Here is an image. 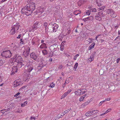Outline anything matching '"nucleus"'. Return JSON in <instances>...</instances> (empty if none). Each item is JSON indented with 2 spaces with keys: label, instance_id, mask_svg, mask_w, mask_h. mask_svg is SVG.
I'll list each match as a JSON object with an SVG mask.
<instances>
[{
  "label": "nucleus",
  "instance_id": "nucleus-1",
  "mask_svg": "<svg viewBox=\"0 0 120 120\" xmlns=\"http://www.w3.org/2000/svg\"><path fill=\"white\" fill-rule=\"evenodd\" d=\"M35 3L33 2H31L29 6H26L23 8L21 11L23 13H25L27 15H30L35 9Z\"/></svg>",
  "mask_w": 120,
  "mask_h": 120
},
{
  "label": "nucleus",
  "instance_id": "nucleus-2",
  "mask_svg": "<svg viewBox=\"0 0 120 120\" xmlns=\"http://www.w3.org/2000/svg\"><path fill=\"white\" fill-rule=\"evenodd\" d=\"M23 59L18 54L15 55L10 60V62L12 64H15L19 68H21L22 65Z\"/></svg>",
  "mask_w": 120,
  "mask_h": 120
},
{
  "label": "nucleus",
  "instance_id": "nucleus-3",
  "mask_svg": "<svg viewBox=\"0 0 120 120\" xmlns=\"http://www.w3.org/2000/svg\"><path fill=\"white\" fill-rule=\"evenodd\" d=\"M20 25L18 23H16L15 25H13L11 27V29L9 32L11 34H14L15 33L16 31L18 29Z\"/></svg>",
  "mask_w": 120,
  "mask_h": 120
},
{
  "label": "nucleus",
  "instance_id": "nucleus-4",
  "mask_svg": "<svg viewBox=\"0 0 120 120\" xmlns=\"http://www.w3.org/2000/svg\"><path fill=\"white\" fill-rule=\"evenodd\" d=\"M58 26L56 23L50 24L48 26V29L50 31L55 32L57 30Z\"/></svg>",
  "mask_w": 120,
  "mask_h": 120
},
{
  "label": "nucleus",
  "instance_id": "nucleus-5",
  "mask_svg": "<svg viewBox=\"0 0 120 120\" xmlns=\"http://www.w3.org/2000/svg\"><path fill=\"white\" fill-rule=\"evenodd\" d=\"M11 53L9 50L3 52L1 53V56L4 57L6 58H9L11 55Z\"/></svg>",
  "mask_w": 120,
  "mask_h": 120
},
{
  "label": "nucleus",
  "instance_id": "nucleus-6",
  "mask_svg": "<svg viewBox=\"0 0 120 120\" xmlns=\"http://www.w3.org/2000/svg\"><path fill=\"white\" fill-rule=\"evenodd\" d=\"M107 13L109 15L111 16L113 18H115L116 16V15L115 12L112 9H108L106 10Z\"/></svg>",
  "mask_w": 120,
  "mask_h": 120
},
{
  "label": "nucleus",
  "instance_id": "nucleus-7",
  "mask_svg": "<svg viewBox=\"0 0 120 120\" xmlns=\"http://www.w3.org/2000/svg\"><path fill=\"white\" fill-rule=\"evenodd\" d=\"M86 92V91L85 89H82V90L80 89H78L75 91V95H79L85 94Z\"/></svg>",
  "mask_w": 120,
  "mask_h": 120
},
{
  "label": "nucleus",
  "instance_id": "nucleus-8",
  "mask_svg": "<svg viewBox=\"0 0 120 120\" xmlns=\"http://www.w3.org/2000/svg\"><path fill=\"white\" fill-rule=\"evenodd\" d=\"M30 50V49L29 47L25 48L23 53V55L25 57L28 56L29 54Z\"/></svg>",
  "mask_w": 120,
  "mask_h": 120
},
{
  "label": "nucleus",
  "instance_id": "nucleus-9",
  "mask_svg": "<svg viewBox=\"0 0 120 120\" xmlns=\"http://www.w3.org/2000/svg\"><path fill=\"white\" fill-rule=\"evenodd\" d=\"M104 16V15L102 12H99L98 13V15L95 16V19L99 21L101 19V18Z\"/></svg>",
  "mask_w": 120,
  "mask_h": 120
},
{
  "label": "nucleus",
  "instance_id": "nucleus-10",
  "mask_svg": "<svg viewBox=\"0 0 120 120\" xmlns=\"http://www.w3.org/2000/svg\"><path fill=\"white\" fill-rule=\"evenodd\" d=\"M44 62H41L39 64V65L38 67V68L36 69L38 70L36 72L37 73H39L40 72V71H41V68L45 66V64L44 63Z\"/></svg>",
  "mask_w": 120,
  "mask_h": 120
},
{
  "label": "nucleus",
  "instance_id": "nucleus-11",
  "mask_svg": "<svg viewBox=\"0 0 120 120\" xmlns=\"http://www.w3.org/2000/svg\"><path fill=\"white\" fill-rule=\"evenodd\" d=\"M44 9L42 7H39L38 8L36 12L38 14H40L43 13L44 11Z\"/></svg>",
  "mask_w": 120,
  "mask_h": 120
},
{
  "label": "nucleus",
  "instance_id": "nucleus-12",
  "mask_svg": "<svg viewBox=\"0 0 120 120\" xmlns=\"http://www.w3.org/2000/svg\"><path fill=\"white\" fill-rule=\"evenodd\" d=\"M22 83L18 80H16L14 82V86L16 87L22 84Z\"/></svg>",
  "mask_w": 120,
  "mask_h": 120
},
{
  "label": "nucleus",
  "instance_id": "nucleus-13",
  "mask_svg": "<svg viewBox=\"0 0 120 120\" xmlns=\"http://www.w3.org/2000/svg\"><path fill=\"white\" fill-rule=\"evenodd\" d=\"M39 41V39L36 38H34L32 39L31 41V44L32 45H35L37 44V42Z\"/></svg>",
  "mask_w": 120,
  "mask_h": 120
},
{
  "label": "nucleus",
  "instance_id": "nucleus-14",
  "mask_svg": "<svg viewBox=\"0 0 120 120\" xmlns=\"http://www.w3.org/2000/svg\"><path fill=\"white\" fill-rule=\"evenodd\" d=\"M56 45H53L50 46L49 49L51 51V52L53 53V52H54L56 50Z\"/></svg>",
  "mask_w": 120,
  "mask_h": 120
},
{
  "label": "nucleus",
  "instance_id": "nucleus-15",
  "mask_svg": "<svg viewBox=\"0 0 120 120\" xmlns=\"http://www.w3.org/2000/svg\"><path fill=\"white\" fill-rule=\"evenodd\" d=\"M18 67V66H14L12 68V73L11 74V75H13L15 73L17 72V71L18 69L17 68V67Z\"/></svg>",
  "mask_w": 120,
  "mask_h": 120
},
{
  "label": "nucleus",
  "instance_id": "nucleus-16",
  "mask_svg": "<svg viewBox=\"0 0 120 120\" xmlns=\"http://www.w3.org/2000/svg\"><path fill=\"white\" fill-rule=\"evenodd\" d=\"M30 56L31 58L33 59L34 60H36L37 57V56L34 53H32L30 54Z\"/></svg>",
  "mask_w": 120,
  "mask_h": 120
},
{
  "label": "nucleus",
  "instance_id": "nucleus-17",
  "mask_svg": "<svg viewBox=\"0 0 120 120\" xmlns=\"http://www.w3.org/2000/svg\"><path fill=\"white\" fill-rule=\"evenodd\" d=\"M30 74L29 73L27 74V75H26L24 79V80L25 81H28L30 79Z\"/></svg>",
  "mask_w": 120,
  "mask_h": 120
},
{
  "label": "nucleus",
  "instance_id": "nucleus-18",
  "mask_svg": "<svg viewBox=\"0 0 120 120\" xmlns=\"http://www.w3.org/2000/svg\"><path fill=\"white\" fill-rule=\"evenodd\" d=\"M13 47V49L15 50L20 47V45L18 43H15Z\"/></svg>",
  "mask_w": 120,
  "mask_h": 120
},
{
  "label": "nucleus",
  "instance_id": "nucleus-19",
  "mask_svg": "<svg viewBox=\"0 0 120 120\" xmlns=\"http://www.w3.org/2000/svg\"><path fill=\"white\" fill-rule=\"evenodd\" d=\"M65 114L63 112L61 113L60 114H59L57 116H56V117L57 119H58L60 118H62L63 116L65 115Z\"/></svg>",
  "mask_w": 120,
  "mask_h": 120
},
{
  "label": "nucleus",
  "instance_id": "nucleus-20",
  "mask_svg": "<svg viewBox=\"0 0 120 120\" xmlns=\"http://www.w3.org/2000/svg\"><path fill=\"white\" fill-rule=\"evenodd\" d=\"M40 47L41 49L46 48H47L46 45L45 43H43L40 46Z\"/></svg>",
  "mask_w": 120,
  "mask_h": 120
},
{
  "label": "nucleus",
  "instance_id": "nucleus-21",
  "mask_svg": "<svg viewBox=\"0 0 120 120\" xmlns=\"http://www.w3.org/2000/svg\"><path fill=\"white\" fill-rule=\"evenodd\" d=\"M32 66L31 65H30L28 66V68L27 69L28 72H30L33 70Z\"/></svg>",
  "mask_w": 120,
  "mask_h": 120
},
{
  "label": "nucleus",
  "instance_id": "nucleus-22",
  "mask_svg": "<svg viewBox=\"0 0 120 120\" xmlns=\"http://www.w3.org/2000/svg\"><path fill=\"white\" fill-rule=\"evenodd\" d=\"M96 3L98 6H101V1L100 0H96Z\"/></svg>",
  "mask_w": 120,
  "mask_h": 120
},
{
  "label": "nucleus",
  "instance_id": "nucleus-23",
  "mask_svg": "<svg viewBox=\"0 0 120 120\" xmlns=\"http://www.w3.org/2000/svg\"><path fill=\"white\" fill-rule=\"evenodd\" d=\"M94 57V55L93 54H92L90 56V57L88 59L89 61H91L93 60Z\"/></svg>",
  "mask_w": 120,
  "mask_h": 120
},
{
  "label": "nucleus",
  "instance_id": "nucleus-24",
  "mask_svg": "<svg viewBox=\"0 0 120 120\" xmlns=\"http://www.w3.org/2000/svg\"><path fill=\"white\" fill-rule=\"evenodd\" d=\"M81 13V11L79 10H77L75 11L74 12V14L75 15H77L78 14L80 13Z\"/></svg>",
  "mask_w": 120,
  "mask_h": 120
},
{
  "label": "nucleus",
  "instance_id": "nucleus-25",
  "mask_svg": "<svg viewBox=\"0 0 120 120\" xmlns=\"http://www.w3.org/2000/svg\"><path fill=\"white\" fill-rule=\"evenodd\" d=\"M95 44V43L93 42L91 45L89 47L88 49L90 50L94 48Z\"/></svg>",
  "mask_w": 120,
  "mask_h": 120
},
{
  "label": "nucleus",
  "instance_id": "nucleus-26",
  "mask_svg": "<svg viewBox=\"0 0 120 120\" xmlns=\"http://www.w3.org/2000/svg\"><path fill=\"white\" fill-rule=\"evenodd\" d=\"M15 104L14 103H12L10 104L9 105V107L11 109L14 108L15 107Z\"/></svg>",
  "mask_w": 120,
  "mask_h": 120
},
{
  "label": "nucleus",
  "instance_id": "nucleus-27",
  "mask_svg": "<svg viewBox=\"0 0 120 120\" xmlns=\"http://www.w3.org/2000/svg\"><path fill=\"white\" fill-rule=\"evenodd\" d=\"M86 94H85L80 97L79 98V101H82L84 100V98L86 96Z\"/></svg>",
  "mask_w": 120,
  "mask_h": 120
},
{
  "label": "nucleus",
  "instance_id": "nucleus-28",
  "mask_svg": "<svg viewBox=\"0 0 120 120\" xmlns=\"http://www.w3.org/2000/svg\"><path fill=\"white\" fill-rule=\"evenodd\" d=\"M42 52L43 54L44 55H47L48 53L47 51L46 50H43L42 51Z\"/></svg>",
  "mask_w": 120,
  "mask_h": 120
},
{
  "label": "nucleus",
  "instance_id": "nucleus-29",
  "mask_svg": "<svg viewBox=\"0 0 120 120\" xmlns=\"http://www.w3.org/2000/svg\"><path fill=\"white\" fill-rule=\"evenodd\" d=\"M71 108H69L67 110H65L63 112L65 114L66 113H68V112H69L71 110Z\"/></svg>",
  "mask_w": 120,
  "mask_h": 120
},
{
  "label": "nucleus",
  "instance_id": "nucleus-30",
  "mask_svg": "<svg viewBox=\"0 0 120 120\" xmlns=\"http://www.w3.org/2000/svg\"><path fill=\"white\" fill-rule=\"evenodd\" d=\"M27 102L26 101L24 102L23 103L21 104V106L22 107H24L27 104Z\"/></svg>",
  "mask_w": 120,
  "mask_h": 120
},
{
  "label": "nucleus",
  "instance_id": "nucleus-31",
  "mask_svg": "<svg viewBox=\"0 0 120 120\" xmlns=\"http://www.w3.org/2000/svg\"><path fill=\"white\" fill-rule=\"evenodd\" d=\"M82 0H79L78 2V4L79 6H80L82 4Z\"/></svg>",
  "mask_w": 120,
  "mask_h": 120
},
{
  "label": "nucleus",
  "instance_id": "nucleus-32",
  "mask_svg": "<svg viewBox=\"0 0 120 120\" xmlns=\"http://www.w3.org/2000/svg\"><path fill=\"white\" fill-rule=\"evenodd\" d=\"M78 65V63H76L75 64L74 67V69H75V70L77 68Z\"/></svg>",
  "mask_w": 120,
  "mask_h": 120
},
{
  "label": "nucleus",
  "instance_id": "nucleus-33",
  "mask_svg": "<svg viewBox=\"0 0 120 120\" xmlns=\"http://www.w3.org/2000/svg\"><path fill=\"white\" fill-rule=\"evenodd\" d=\"M67 95V94L65 93L63 95L61 96V99H62L65 98Z\"/></svg>",
  "mask_w": 120,
  "mask_h": 120
},
{
  "label": "nucleus",
  "instance_id": "nucleus-34",
  "mask_svg": "<svg viewBox=\"0 0 120 120\" xmlns=\"http://www.w3.org/2000/svg\"><path fill=\"white\" fill-rule=\"evenodd\" d=\"M55 86V84L53 83V82H52L50 85L49 87L51 88H53Z\"/></svg>",
  "mask_w": 120,
  "mask_h": 120
},
{
  "label": "nucleus",
  "instance_id": "nucleus-35",
  "mask_svg": "<svg viewBox=\"0 0 120 120\" xmlns=\"http://www.w3.org/2000/svg\"><path fill=\"white\" fill-rule=\"evenodd\" d=\"M4 61L0 59V66H1L4 63Z\"/></svg>",
  "mask_w": 120,
  "mask_h": 120
},
{
  "label": "nucleus",
  "instance_id": "nucleus-36",
  "mask_svg": "<svg viewBox=\"0 0 120 120\" xmlns=\"http://www.w3.org/2000/svg\"><path fill=\"white\" fill-rule=\"evenodd\" d=\"M79 55V54H77L73 58V59L74 60H76L77 58V57Z\"/></svg>",
  "mask_w": 120,
  "mask_h": 120
},
{
  "label": "nucleus",
  "instance_id": "nucleus-37",
  "mask_svg": "<svg viewBox=\"0 0 120 120\" xmlns=\"http://www.w3.org/2000/svg\"><path fill=\"white\" fill-rule=\"evenodd\" d=\"M93 114H94L96 113H97L99 112V111L98 110H93Z\"/></svg>",
  "mask_w": 120,
  "mask_h": 120
},
{
  "label": "nucleus",
  "instance_id": "nucleus-38",
  "mask_svg": "<svg viewBox=\"0 0 120 120\" xmlns=\"http://www.w3.org/2000/svg\"><path fill=\"white\" fill-rule=\"evenodd\" d=\"M85 115L86 116H91V115H90V111L88 112H86V113Z\"/></svg>",
  "mask_w": 120,
  "mask_h": 120
},
{
  "label": "nucleus",
  "instance_id": "nucleus-39",
  "mask_svg": "<svg viewBox=\"0 0 120 120\" xmlns=\"http://www.w3.org/2000/svg\"><path fill=\"white\" fill-rule=\"evenodd\" d=\"M104 102H105V101H104V100L100 102L98 104V106H101L102 104Z\"/></svg>",
  "mask_w": 120,
  "mask_h": 120
},
{
  "label": "nucleus",
  "instance_id": "nucleus-40",
  "mask_svg": "<svg viewBox=\"0 0 120 120\" xmlns=\"http://www.w3.org/2000/svg\"><path fill=\"white\" fill-rule=\"evenodd\" d=\"M113 3L115 5L118 6L119 2L118 1H116L113 2Z\"/></svg>",
  "mask_w": 120,
  "mask_h": 120
},
{
  "label": "nucleus",
  "instance_id": "nucleus-41",
  "mask_svg": "<svg viewBox=\"0 0 120 120\" xmlns=\"http://www.w3.org/2000/svg\"><path fill=\"white\" fill-rule=\"evenodd\" d=\"M111 111V109H108L105 112V113L106 114L108 112H110Z\"/></svg>",
  "mask_w": 120,
  "mask_h": 120
},
{
  "label": "nucleus",
  "instance_id": "nucleus-42",
  "mask_svg": "<svg viewBox=\"0 0 120 120\" xmlns=\"http://www.w3.org/2000/svg\"><path fill=\"white\" fill-rule=\"evenodd\" d=\"M71 89H69L66 92V94H69L70 92H71Z\"/></svg>",
  "mask_w": 120,
  "mask_h": 120
},
{
  "label": "nucleus",
  "instance_id": "nucleus-43",
  "mask_svg": "<svg viewBox=\"0 0 120 120\" xmlns=\"http://www.w3.org/2000/svg\"><path fill=\"white\" fill-rule=\"evenodd\" d=\"M101 35V34H99V35H98L95 37V40H96V41H98V40L97 39V38H98V37H99Z\"/></svg>",
  "mask_w": 120,
  "mask_h": 120
},
{
  "label": "nucleus",
  "instance_id": "nucleus-44",
  "mask_svg": "<svg viewBox=\"0 0 120 120\" xmlns=\"http://www.w3.org/2000/svg\"><path fill=\"white\" fill-rule=\"evenodd\" d=\"M96 11V10L95 8H92L91 10V11L92 12H95Z\"/></svg>",
  "mask_w": 120,
  "mask_h": 120
},
{
  "label": "nucleus",
  "instance_id": "nucleus-45",
  "mask_svg": "<svg viewBox=\"0 0 120 120\" xmlns=\"http://www.w3.org/2000/svg\"><path fill=\"white\" fill-rule=\"evenodd\" d=\"M86 14L87 15H89L90 14V11L88 10L86 11Z\"/></svg>",
  "mask_w": 120,
  "mask_h": 120
},
{
  "label": "nucleus",
  "instance_id": "nucleus-46",
  "mask_svg": "<svg viewBox=\"0 0 120 120\" xmlns=\"http://www.w3.org/2000/svg\"><path fill=\"white\" fill-rule=\"evenodd\" d=\"M111 99V98H106L105 100H104L105 101H105H109Z\"/></svg>",
  "mask_w": 120,
  "mask_h": 120
},
{
  "label": "nucleus",
  "instance_id": "nucleus-47",
  "mask_svg": "<svg viewBox=\"0 0 120 120\" xmlns=\"http://www.w3.org/2000/svg\"><path fill=\"white\" fill-rule=\"evenodd\" d=\"M88 20H92L93 19V16L89 17H88Z\"/></svg>",
  "mask_w": 120,
  "mask_h": 120
},
{
  "label": "nucleus",
  "instance_id": "nucleus-48",
  "mask_svg": "<svg viewBox=\"0 0 120 120\" xmlns=\"http://www.w3.org/2000/svg\"><path fill=\"white\" fill-rule=\"evenodd\" d=\"M65 41H64L62 42L61 44V46H64L65 45Z\"/></svg>",
  "mask_w": 120,
  "mask_h": 120
},
{
  "label": "nucleus",
  "instance_id": "nucleus-49",
  "mask_svg": "<svg viewBox=\"0 0 120 120\" xmlns=\"http://www.w3.org/2000/svg\"><path fill=\"white\" fill-rule=\"evenodd\" d=\"M89 40H90L89 41V43H90L91 42V41L93 40H94V39L93 38H89Z\"/></svg>",
  "mask_w": 120,
  "mask_h": 120
},
{
  "label": "nucleus",
  "instance_id": "nucleus-50",
  "mask_svg": "<svg viewBox=\"0 0 120 120\" xmlns=\"http://www.w3.org/2000/svg\"><path fill=\"white\" fill-rule=\"evenodd\" d=\"M88 17L85 18L83 19V20L85 22H86L88 20Z\"/></svg>",
  "mask_w": 120,
  "mask_h": 120
},
{
  "label": "nucleus",
  "instance_id": "nucleus-51",
  "mask_svg": "<svg viewBox=\"0 0 120 120\" xmlns=\"http://www.w3.org/2000/svg\"><path fill=\"white\" fill-rule=\"evenodd\" d=\"M44 26H45V28L46 29V27L47 25V22H45L44 23Z\"/></svg>",
  "mask_w": 120,
  "mask_h": 120
},
{
  "label": "nucleus",
  "instance_id": "nucleus-52",
  "mask_svg": "<svg viewBox=\"0 0 120 120\" xmlns=\"http://www.w3.org/2000/svg\"><path fill=\"white\" fill-rule=\"evenodd\" d=\"M64 46H60V50H61L62 51H63V49H64Z\"/></svg>",
  "mask_w": 120,
  "mask_h": 120
},
{
  "label": "nucleus",
  "instance_id": "nucleus-53",
  "mask_svg": "<svg viewBox=\"0 0 120 120\" xmlns=\"http://www.w3.org/2000/svg\"><path fill=\"white\" fill-rule=\"evenodd\" d=\"M35 117L31 116L30 119L31 120L33 119L35 120Z\"/></svg>",
  "mask_w": 120,
  "mask_h": 120
},
{
  "label": "nucleus",
  "instance_id": "nucleus-54",
  "mask_svg": "<svg viewBox=\"0 0 120 120\" xmlns=\"http://www.w3.org/2000/svg\"><path fill=\"white\" fill-rule=\"evenodd\" d=\"M120 60V59L119 58H118L116 60V62L117 63H118L119 61Z\"/></svg>",
  "mask_w": 120,
  "mask_h": 120
},
{
  "label": "nucleus",
  "instance_id": "nucleus-55",
  "mask_svg": "<svg viewBox=\"0 0 120 120\" xmlns=\"http://www.w3.org/2000/svg\"><path fill=\"white\" fill-rule=\"evenodd\" d=\"M20 94V93L19 92L17 94H16L15 95V97H17Z\"/></svg>",
  "mask_w": 120,
  "mask_h": 120
},
{
  "label": "nucleus",
  "instance_id": "nucleus-56",
  "mask_svg": "<svg viewBox=\"0 0 120 120\" xmlns=\"http://www.w3.org/2000/svg\"><path fill=\"white\" fill-rule=\"evenodd\" d=\"M2 77L0 75V82H1L2 81Z\"/></svg>",
  "mask_w": 120,
  "mask_h": 120
},
{
  "label": "nucleus",
  "instance_id": "nucleus-57",
  "mask_svg": "<svg viewBox=\"0 0 120 120\" xmlns=\"http://www.w3.org/2000/svg\"><path fill=\"white\" fill-rule=\"evenodd\" d=\"M20 41H21V42H20V44H24V42H23V41L22 40V39H20Z\"/></svg>",
  "mask_w": 120,
  "mask_h": 120
},
{
  "label": "nucleus",
  "instance_id": "nucleus-58",
  "mask_svg": "<svg viewBox=\"0 0 120 120\" xmlns=\"http://www.w3.org/2000/svg\"><path fill=\"white\" fill-rule=\"evenodd\" d=\"M21 36V34H19L18 35V36L17 37V38L18 39L20 38Z\"/></svg>",
  "mask_w": 120,
  "mask_h": 120
},
{
  "label": "nucleus",
  "instance_id": "nucleus-59",
  "mask_svg": "<svg viewBox=\"0 0 120 120\" xmlns=\"http://www.w3.org/2000/svg\"><path fill=\"white\" fill-rule=\"evenodd\" d=\"M90 115H92L93 114V111H90Z\"/></svg>",
  "mask_w": 120,
  "mask_h": 120
},
{
  "label": "nucleus",
  "instance_id": "nucleus-60",
  "mask_svg": "<svg viewBox=\"0 0 120 120\" xmlns=\"http://www.w3.org/2000/svg\"><path fill=\"white\" fill-rule=\"evenodd\" d=\"M63 67L61 65H60L59 67V68L60 69H61Z\"/></svg>",
  "mask_w": 120,
  "mask_h": 120
},
{
  "label": "nucleus",
  "instance_id": "nucleus-61",
  "mask_svg": "<svg viewBox=\"0 0 120 120\" xmlns=\"http://www.w3.org/2000/svg\"><path fill=\"white\" fill-rule=\"evenodd\" d=\"M84 103L85 105L86 106L89 104V102H88L87 101L85 102V103Z\"/></svg>",
  "mask_w": 120,
  "mask_h": 120
},
{
  "label": "nucleus",
  "instance_id": "nucleus-62",
  "mask_svg": "<svg viewBox=\"0 0 120 120\" xmlns=\"http://www.w3.org/2000/svg\"><path fill=\"white\" fill-rule=\"evenodd\" d=\"M106 114V113H105V112L104 113H103L102 114H101L100 115V116H101L103 115H105V114Z\"/></svg>",
  "mask_w": 120,
  "mask_h": 120
},
{
  "label": "nucleus",
  "instance_id": "nucleus-63",
  "mask_svg": "<svg viewBox=\"0 0 120 120\" xmlns=\"http://www.w3.org/2000/svg\"><path fill=\"white\" fill-rule=\"evenodd\" d=\"M86 106L84 104V103L82 104V105H81V107H84L85 106Z\"/></svg>",
  "mask_w": 120,
  "mask_h": 120
},
{
  "label": "nucleus",
  "instance_id": "nucleus-64",
  "mask_svg": "<svg viewBox=\"0 0 120 120\" xmlns=\"http://www.w3.org/2000/svg\"><path fill=\"white\" fill-rule=\"evenodd\" d=\"M101 9L102 10H104V7H100Z\"/></svg>",
  "mask_w": 120,
  "mask_h": 120
}]
</instances>
